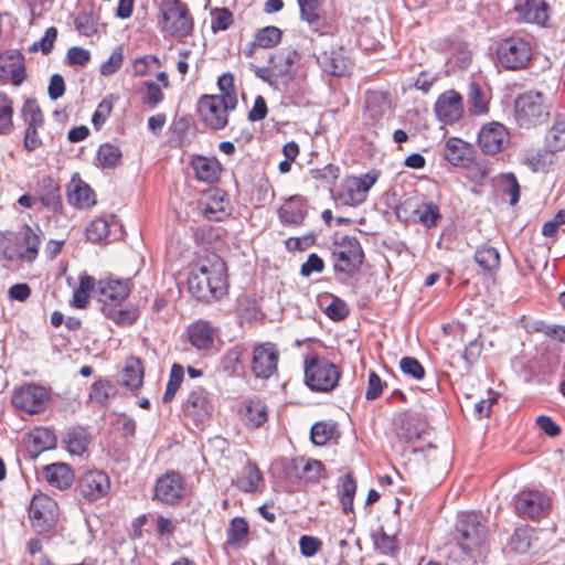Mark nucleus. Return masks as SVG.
<instances>
[{
	"mask_svg": "<svg viewBox=\"0 0 565 565\" xmlns=\"http://www.w3.org/2000/svg\"><path fill=\"white\" fill-rule=\"evenodd\" d=\"M476 263L486 271H493L500 267V255L497 248L482 245L475 253Z\"/></svg>",
	"mask_w": 565,
	"mask_h": 565,
	"instance_id": "obj_44",
	"label": "nucleus"
},
{
	"mask_svg": "<svg viewBox=\"0 0 565 565\" xmlns=\"http://www.w3.org/2000/svg\"><path fill=\"white\" fill-rule=\"evenodd\" d=\"M281 41V31L276 26L263 28L255 38L254 45L263 49L276 46Z\"/></svg>",
	"mask_w": 565,
	"mask_h": 565,
	"instance_id": "obj_51",
	"label": "nucleus"
},
{
	"mask_svg": "<svg viewBox=\"0 0 565 565\" xmlns=\"http://www.w3.org/2000/svg\"><path fill=\"white\" fill-rule=\"evenodd\" d=\"M508 129L498 121L486 124L478 135V145L487 154L502 151L509 143Z\"/></svg>",
	"mask_w": 565,
	"mask_h": 565,
	"instance_id": "obj_14",
	"label": "nucleus"
},
{
	"mask_svg": "<svg viewBox=\"0 0 565 565\" xmlns=\"http://www.w3.org/2000/svg\"><path fill=\"white\" fill-rule=\"evenodd\" d=\"M68 202L77 207H89L95 204V195L88 184L73 179L68 185Z\"/></svg>",
	"mask_w": 565,
	"mask_h": 565,
	"instance_id": "obj_31",
	"label": "nucleus"
},
{
	"mask_svg": "<svg viewBox=\"0 0 565 565\" xmlns=\"http://www.w3.org/2000/svg\"><path fill=\"white\" fill-rule=\"evenodd\" d=\"M297 2L300 9L301 19L306 21L312 30L319 31L324 24L323 18L320 13L319 1L297 0Z\"/></svg>",
	"mask_w": 565,
	"mask_h": 565,
	"instance_id": "obj_38",
	"label": "nucleus"
},
{
	"mask_svg": "<svg viewBox=\"0 0 565 565\" xmlns=\"http://www.w3.org/2000/svg\"><path fill=\"white\" fill-rule=\"evenodd\" d=\"M262 480V475L256 463L247 461L234 484L244 492H254Z\"/></svg>",
	"mask_w": 565,
	"mask_h": 565,
	"instance_id": "obj_36",
	"label": "nucleus"
},
{
	"mask_svg": "<svg viewBox=\"0 0 565 565\" xmlns=\"http://www.w3.org/2000/svg\"><path fill=\"white\" fill-rule=\"evenodd\" d=\"M402 372L412 376L414 380H422L425 376V370L419 361L412 356H405L399 362Z\"/></svg>",
	"mask_w": 565,
	"mask_h": 565,
	"instance_id": "obj_59",
	"label": "nucleus"
},
{
	"mask_svg": "<svg viewBox=\"0 0 565 565\" xmlns=\"http://www.w3.org/2000/svg\"><path fill=\"white\" fill-rule=\"evenodd\" d=\"M38 195L41 203L57 211L62 207L61 188L58 183L51 177H44L38 184Z\"/></svg>",
	"mask_w": 565,
	"mask_h": 565,
	"instance_id": "obj_27",
	"label": "nucleus"
},
{
	"mask_svg": "<svg viewBox=\"0 0 565 565\" xmlns=\"http://www.w3.org/2000/svg\"><path fill=\"white\" fill-rule=\"evenodd\" d=\"M445 158L452 166H466L471 160V149L459 138H449L445 146Z\"/></svg>",
	"mask_w": 565,
	"mask_h": 565,
	"instance_id": "obj_33",
	"label": "nucleus"
},
{
	"mask_svg": "<svg viewBox=\"0 0 565 565\" xmlns=\"http://www.w3.org/2000/svg\"><path fill=\"white\" fill-rule=\"evenodd\" d=\"M22 113L28 127H42L43 114L35 102L28 100L23 106Z\"/></svg>",
	"mask_w": 565,
	"mask_h": 565,
	"instance_id": "obj_58",
	"label": "nucleus"
},
{
	"mask_svg": "<svg viewBox=\"0 0 565 565\" xmlns=\"http://www.w3.org/2000/svg\"><path fill=\"white\" fill-rule=\"evenodd\" d=\"M435 113L437 118L446 125L458 121L463 114L461 95L454 89L443 93L435 104Z\"/></svg>",
	"mask_w": 565,
	"mask_h": 565,
	"instance_id": "obj_17",
	"label": "nucleus"
},
{
	"mask_svg": "<svg viewBox=\"0 0 565 565\" xmlns=\"http://www.w3.org/2000/svg\"><path fill=\"white\" fill-rule=\"evenodd\" d=\"M45 480L57 489H67L74 481V473L68 465L62 462L51 463L44 467Z\"/></svg>",
	"mask_w": 565,
	"mask_h": 565,
	"instance_id": "obj_28",
	"label": "nucleus"
},
{
	"mask_svg": "<svg viewBox=\"0 0 565 565\" xmlns=\"http://www.w3.org/2000/svg\"><path fill=\"white\" fill-rule=\"evenodd\" d=\"M546 147L550 151H561L565 148V118L557 117L554 125L545 137Z\"/></svg>",
	"mask_w": 565,
	"mask_h": 565,
	"instance_id": "obj_45",
	"label": "nucleus"
},
{
	"mask_svg": "<svg viewBox=\"0 0 565 565\" xmlns=\"http://www.w3.org/2000/svg\"><path fill=\"white\" fill-rule=\"evenodd\" d=\"M124 56L121 47H116L107 61H105L100 67L99 72L104 76H109L115 74L122 65Z\"/></svg>",
	"mask_w": 565,
	"mask_h": 565,
	"instance_id": "obj_60",
	"label": "nucleus"
},
{
	"mask_svg": "<svg viewBox=\"0 0 565 565\" xmlns=\"http://www.w3.org/2000/svg\"><path fill=\"white\" fill-rule=\"evenodd\" d=\"M268 408L264 401L259 398L246 399L239 408V416L245 426L249 428H259L268 418Z\"/></svg>",
	"mask_w": 565,
	"mask_h": 565,
	"instance_id": "obj_21",
	"label": "nucleus"
},
{
	"mask_svg": "<svg viewBox=\"0 0 565 565\" xmlns=\"http://www.w3.org/2000/svg\"><path fill=\"white\" fill-rule=\"evenodd\" d=\"M454 537L465 554L484 546L488 540V526L480 512H462L458 515Z\"/></svg>",
	"mask_w": 565,
	"mask_h": 565,
	"instance_id": "obj_2",
	"label": "nucleus"
},
{
	"mask_svg": "<svg viewBox=\"0 0 565 565\" xmlns=\"http://www.w3.org/2000/svg\"><path fill=\"white\" fill-rule=\"evenodd\" d=\"M237 106L233 97L225 99L217 95H202L198 102V111L204 125L214 130L224 129L228 124V113Z\"/></svg>",
	"mask_w": 565,
	"mask_h": 565,
	"instance_id": "obj_5",
	"label": "nucleus"
},
{
	"mask_svg": "<svg viewBox=\"0 0 565 565\" xmlns=\"http://www.w3.org/2000/svg\"><path fill=\"white\" fill-rule=\"evenodd\" d=\"M332 256L337 271L352 273L362 264L363 250L356 237L344 235L334 241Z\"/></svg>",
	"mask_w": 565,
	"mask_h": 565,
	"instance_id": "obj_9",
	"label": "nucleus"
},
{
	"mask_svg": "<svg viewBox=\"0 0 565 565\" xmlns=\"http://www.w3.org/2000/svg\"><path fill=\"white\" fill-rule=\"evenodd\" d=\"M162 31L177 39L192 34L194 22L188 6L181 0H163L160 4Z\"/></svg>",
	"mask_w": 565,
	"mask_h": 565,
	"instance_id": "obj_3",
	"label": "nucleus"
},
{
	"mask_svg": "<svg viewBox=\"0 0 565 565\" xmlns=\"http://www.w3.org/2000/svg\"><path fill=\"white\" fill-rule=\"evenodd\" d=\"M498 62L505 70L519 71L529 67L533 49L529 41L519 36L503 39L497 47Z\"/></svg>",
	"mask_w": 565,
	"mask_h": 565,
	"instance_id": "obj_4",
	"label": "nucleus"
},
{
	"mask_svg": "<svg viewBox=\"0 0 565 565\" xmlns=\"http://www.w3.org/2000/svg\"><path fill=\"white\" fill-rule=\"evenodd\" d=\"M190 343L198 350H206L214 341V330L206 321H196L188 328Z\"/></svg>",
	"mask_w": 565,
	"mask_h": 565,
	"instance_id": "obj_30",
	"label": "nucleus"
},
{
	"mask_svg": "<svg viewBox=\"0 0 565 565\" xmlns=\"http://www.w3.org/2000/svg\"><path fill=\"white\" fill-rule=\"evenodd\" d=\"M122 157L119 147L111 143H104L97 152V160L103 168H115Z\"/></svg>",
	"mask_w": 565,
	"mask_h": 565,
	"instance_id": "obj_48",
	"label": "nucleus"
},
{
	"mask_svg": "<svg viewBox=\"0 0 565 565\" xmlns=\"http://www.w3.org/2000/svg\"><path fill=\"white\" fill-rule=\"evenodd\" d=\"M233 23V14L232 12L226 9H215L213 12V19H212V29L214 32L216 31H225L230 28V25Z\"/></svg>",
	"mask_w": 565,
	"mask_h": 565,
	"instance_id": "obj_63",
	"label": "nucleus"
},
{
	"mask_svg": "<svg viewBox=\"0 0 565 565\" xmlns=\"http://www.w3.org/2000/svg\"><path fill=\"white\" fill-rule=\"evenodd\" d=\"M514 10L529 23L545 25L548 20L550 7L544 1L516 0Z\"/></svg>",
	"mask_w": 565,
	"mask_h": 565,
	"instance_id": "obj_22",
	"label": "nucleus"
},
{
	"mask_svg": "<svg viewBox=\"0 0 565 565\" xmlns=\"http://www.w3.org/2000/svg\"><path fill=\"white\" fill-rule=\"evenodd\" d=\"M397 531H388L383 527L372 534L375 547L386 555H394L398 550V542L396 539Z\"/></svg>",
	"mask_w": 565,
	"mask_h": 565,
	"instance_id": "obj_43",
	"label": "nucleus"
},
{
	"mask_svg": "<svg viewBox=\"0 0 565 565\" xmlns=\"http://www.w3.org/2000/svg\"><path fill=\"white\" fill-rule=\"evenodd\" d=\"M500 185L503 193L510 195V204L514 205L520 199V185L513 173H507L501 177Z\"/></svg>",
	"mask_w": 565,
	"mask_h": 565,
	"instance_id": "obj_57",
	"label": "nucleus"
},
{
	"mask_svg": "<svg viewBox=\"0 0 565 565\" xmlns=\"http://www.w3.org/2000/svg\"><path fill=\"white\" fill-rule=\"evenodd\" d=\"M55 445V434L45 427L34 428L28 436V450L33 457H36L45 450L54 448Z\"/></svg>",
	"mask_w": 565,
	"mask_h": 565,
	"instance_id": "obj_29",
	"label": "nucleus"
},
{
	"mask_svg": "<svg viewBox=\"0 0 565 565\" xmlns=\"http://www.w3.org/2000/svg\"><path fill=\"white\" fill-rule=\"evenodd\" d=\"M326 315L334 321H340L349 315V309L343 300L333 297L331 303L326 308Z\"/></svg>",
	"mask_w": 565,
	"mask_h": 565,
	"instance_id": "obj_64",
	"label": "nucleus"
},
{
	"mask_svg": "<svg viewBox=\"0 0 565 565\" xmlns=\"http://www.w3.org/2000/svg\"><path fill=\"white\" fill-rule=\"evenodd\" d=\"M184 413L195 422L202 423L210 417L211 405L209 403L206 392L199 387L193 390L183 404Z\"/></svg>",
	"mask_w": 565,
	"mask_h": 565,
	"instance_id": "obj_23",
	"label": "nucleus"
},
{
	"mask_svg": "<svg viewBox=\"0 0 565 565\" xmlns=\"http://www.w3.org/2000/svg\"><path fill=\"white\" fill-rule=\"evenodd\" d=\"M217 86L220 89V95L217 97L225 99L227 96H231L235 100V105L237 106V95L234 86V76L232 73H224L217 79Z\"/></svg>",
	"mask_w": 565,
	"mask_h": 565,
	"instance_id": "obj_62",
	"label": "nucleus"
},
{
	"mask_svg": "<svg viewBox=\"0 0 565 565\" xmlns=\"http://www.w3.org/2000/svg\"><path fill=\"white\" fill-rule=\"evenodd\" d=\"M534 529L529 525L516 527L510 539V547L513 552L524 554L533 544Z\"/></svg>",
	"mask_w": 565,
	"mask_h": 565,
	"instance_id": "obj_42",
	"label": "nucleus"
},
{
	"mask_svg": "<svg viewBox=\"0 0 565 565\" xmlns=\"http://www.w3.org/2000/svg\"><path fill=\"white\" fill-rule=\"evenodd\" d=\"M115 394L114 385L108 381H96L89 393V399L99 404L105 405L110 396Z\"/></svg>",
	"mask_w": 565,
	"mask_h": 565,
	"instance_id": "obj_53",
	"label": "nucleus"
},
{
	"mask_svg": "<svg viewBox=\"0 0 565 565\" xmlns=\"http://www.w3.org/2000/svg\"><path fill=\"white\" fill-rule=\"evenodd\" d=\"M551 497L541 490L526 489L513 498V507L518 516L539 521L548 515L551 511Z\"/></svg>",
	"mask_w": 565,
	"mask_h": 565,
	"instance_id": "obj_7",
	"label": "nucleus"
},
{
	"mask_svg": "<svg viewBox=\"0 0 565 565\" xmlns=\"http://www.w3.org/2000/svg\"><path fill=\"white\" fill-rule=\"evenodd\" d=\"M307 212L306 201L301 196H292L279 207L278 215L282 224L299 226L302 224Z\"/></svg>",
	"mask_w": 565,
	"mask_h": 565,
	"instance_id": "obj_24",
	"label": "nucleus"
},
{
	"mask_svg": "<svg viewBox=\"0 0 565 565\" xmlns=\"http://www.w3.org/2000/svg\"><path fill=\"white\" fill-rule=\"evenodd\" d=\"M143 382V367L140 360L129 359L127 360L122 373L119 379V383L127 388L135 391L138 390Z\"/></svg>",
	"mask_w": 565,
	"mask_h": 565,
	"instance_id": "obj_35",
	"label": "nucleus"
},
{
	"mask_svg": "<svg viewBox=\"0 0 565 565\" xmlns=\"http://www.w3.org/2000/svg\"><path fill=\"white\" fill-rule=\"evenodd\" d=\"M160 67V60L156 55H143L137 57L132 64V72L135 76H145L151 66Z\"/></svg>",
	"mask_w": 565,
	"mask_h": 565,
	"instance_id": "obj_61",
	"label": "nucleus"
},
{
	"mask_svg": "<svg viewBox=\"0 0 565 565\" xmlns=\"http://www.w3.org/2000/svg\"><path fill=\"white\" fill-rule=\"evenodd\" d=\"M414 216L427 228L436 226L441 218L438 205L431 201L418 203L414 209Z\"/></svg>",
	"mask_w": 565,
	"mask_h": 565,
	"instance_id": "obj_39",
	"label": "nucleus"
},
{
	"mask_svg": "<svg viewBox=\"0 0 565 565\" xmlns=\"http://www.w3.org/2000/svg\"><path fill=\"white\" fill-rule=\"evenodd\" d=\"M377 174L367 172L361 177L348 178L339 193L343 204L356 206L362 204L367 196L370 189L375 184Z\"/></svg>",
	"mask_w": 565,
	"mask_h": 565,
	"instance_id": "obj_11",
	"label": "nucleus"
},
{
	"mask_svg": "<svg viewBox=\"0 0 565 565\" xmlns=\"http://www.w3.org/2000/svg\"><path fill=\"white\" fill-rule=\"evenodd\" d=\"M248 523L245 519L234 518L227 530V542L233 545L241 543L248 534Z\"/></svg>",
	"mask_w": 565,
	"mask_h": 565,
	"instance_id": "obj_56",
	"label": "nucleus"
},
{
	"mask_svg": "<svg viewBox=\"0 0 565 565\" xmlns=\"http://www.w3.org/2000/svg\"><path fill=\"white\" fill-rule=\"evenodd\" d=\"M298 58L295 50L286 49L270 57L271 72L276 75H288Z\"/></svg>",
	"mask_w": 565,
	"mask_h": 565,
	"instance_id": "obj_40",
	"label": "nucleus"
},
{
	"mask_svg": "<svg viewBox=\"0 0 565 565\" xmlns=\"http://www.w3.org/2000/svg\"><path fill=\"white\" fill-rule=\"evenodd\" d=\"M49 399L47 391L36 384H26L17 388L12 395V405L29 414H38L44 409Z\"/></svg>",
	"mask_w": 565,
	"mask_h": 565,
	"instance_id": "obj_12",
	"label": "nucleus"
},
{
	"mask_svg": "<svg viewBox=\"0 0 565 565\" xmlns=\"http://www.w3.org/2000/svg\"><path fill=\"white\" fill-rule=\"evenodd\" d=\"M78 490L88 501L99 500L110 490L109 477L99 470L87 471L79 479Z\"/></svg>",
	"mask_w": 565,
	"mask_h": 565,
	"instance_id": "obj_15",
	"label": "nucleus"
},
{
	"mask_svg": "<svg viewBox=\"0 0 565 565\" xmlns=\"http://www.w3.org/2000/svg\"><path fill=\"white\" fill-rule=\"evenodd\" d=\"M391 102L382 92H367L363 118L367 125H376L388 113Z\"/></svg>",
	"mask_w": 565,
	"mask_h": 565,
	"instance_id": "obj_19",
	"label": "nucleus"
},
{
	"mask_svg": "<svg viewBox=\"0 0 565 565\" xmlns=\"http://www.w3.org/2000/svg\"><path fill=\"white\" fill-rule=\"evenodd\" d=\"M56 503L45 494L33 495L29 509L32 526L42 532L49 530L56 520Z\"/></svg>",
	"mask_w": 565,
	"mask_h": 565,
	"instance_id": "obj_13",
	"label": "nucleus"
},
{
	"mask_svg": "<svg viewBox=\"0 0 565 565\" xmlns=\"http://www.w3.org/2000/svg\"><path fill=\"white\" fill-rule=\"evenodd\" d=\"M99 301L103 303L120 305L129 295L127 281L117 279L100 280L98 284Z\"/></svg>",
	"mask_w": 565,
	"mask_h": 565,
	"instance_id": "obj_25",
	"label": "nucleus"
},
{
	"mask_svg": "<svg viewBox=\"0 0 565 565\" xmlns=\"http://www.w3.org/2000/svg\"><path fill=\"white\" fill-rule=\"evenodd\" d=\"M279 351L273 342H263L252 352V372L257 379L267 380L277 371Z\"/></svg>",
	"mask_w": 565,
	"mask_h": 565,
	"instance_id": "obj_10",
	"label": "nucleus"
},
{
	"mask_svg": "<svg viewBox=\"0 0 565 565\" xmlns=\"http://www.w3.org/2000/svg\"><path fill=\"white\" fill-rule=\"evenodd\" d=\"M74 25L84 36H92L97 32L96 19L92 12H79L74 19Z\"/></svg>",
	"mask_w": 565,
	"mask_h": 565,
	"instance_id": "obj_54",
	"label": "nucleus"
},
{
	"mask_svg": "<svg viewBox=\"0 0 565 565\" xmlns=\"http://www.w3.org/2000/svg\"><path fill=\"white\" fill-rule=\"evenodd\" d=\"M337 426L333 423L318 422L311 427L310 436L315 445L323 446L333 438Z\"/></svg>",
	"mask_w": 565,
	"mask_h": 565,
	"instance_id": "obj_47",
	"label": "nucleus"
},
{
	"mask_svg": "<svg viewBox=\"0 0 565 565\" xmlns=\"http://www.w3.org/2000/svg\"><path fill=\"white\" fill-rule=\"evenodd\" d=\"M109 234V223L104 217L93 220L86 227L87 239L93 243H98L106 238Z\"/></svg>",
	"mask_w": 565,
	"mask_h": 565,
	"instance_id": "obj_55",
	"label": "nucleus"
},
{
	"mask_svg": "<svg viewBox=\"0 0 565 565\" xmlns=\"http://www.w3.org/2000/svg\"><path fill=\"white\" fill-rule=\"evenodd\" d=\"M2 72L10 76L13 85H21L25 79V67L21 55L11 56L10 62L1 66Z\"/></svg>",
	"mask_w": 565,
	"mask_h": 565,
	"instance_id": "obj_52",
	"label": "nucleus"
},
{
	"mask_svg": "<svg viewBox=\"0 0 565 565\" xmlns=\"http://www.w3.org/2000/svg\"><path fill=\"white\" fill-rule=\"evenodd\" d=\"M64 443L70 454L82 456L90 444V435L83 427H72L66 430Z\"/></svg>",
	"mask_w": 565,
	"mask_h": 565,
	"instance_id": "obj_34",
	"label": "nucleus"
},
{
	"mask_svg": "<svg viewBox=\"0 0 565 565\" xmlns=\"http://www.w3.org/2000/svg\"><path fill=\"white\" fill-rule=\"evenodd\" d=\"M184 377V369L182 365L174 363L170 370L169 381L167 383L166 392L163 394V403H169L175 396V393L181 386Z\"/></svg>",
	"mask_w": 565,
	"mask_h": 565,
	"instance_id": "obj_49",
	"label": "nucleus"
},
{
	"mask_svg": "<svg viewBox=\"0 0 565 565\" xmlns=\"http://www.w3.org/2000/svg\"><path fill=\"white\" fill-rule=\"evenodd\" d=\"M184 493V482L180 473L170 471L157 480L154 498L166 504L178 503Z\"/></svg>",
	"mask_w": 565,
	"mask_h": 565,
	"instance_id": "obj_16",
	"label": "nucleus"
},
{
	"mask_svg": "<svg viewBox=\"0 0 565 565\" xmlns=\"http://www.w3.org/2000/svg\"><path fill=\"white\" fill-rule=\"evenodd\" d=\"M12 116V100L7 94L0 92V134L8 135L11 132L13 128Z\"/></svg>",
	"mask_w": 565,
	"mask_h": 565,
	"instance_id": "obj_50",
	"label": "nucleus"
},
{
	"mask_svg": "<svg viewBox=\"0 0 565 565\" xmlns=\"http://www.w3.org/2000/svg\"><path fill=\"white\" fill-rule=\"evenodd\" d=\"M190 164L196 179L205 183L218 181L223 170L222 164L215 157L196 154L192 157Z\"/></svg>",
	"mask_w": 565,
	"mask_h": 565,
	"instance_id": "obj_20",
	"label": "nucleus"
},
{
	"mask_svg": "<svg viewBox=\"0 0 565 565\" xmlns=\"http://www.w3.org/2000/svg\"><path fill=\"white\" fill-rule=\"evenodd\" d=\"M489 94L478 83L472 82L468 87L467 106L471 115H486L489 111Z\"/></svg>",
	"mask_w": 565,
	"mask_h": 565,
	"instance_id": "obj_32",
	"label": "nucleus"
},
{
	"mask_svg": "<svg viewBox=\"0 0 565 565\" xmlns=\"http://www.w3.org/2000/svg\"><path fill=\"white\" fill-rule=\"evenodd\" d=\"M548 107L540 92H525L515 100V119L520 127L542 124L548 117Z\"/></svg>",
	"mask_w": 565,
	"mask_h": 565,
	"instance_id": "obj_6",
	"label": "nucleus"
},
{
	"mask_svg": "<svg viewBox=\"0 0 565 565\" xmlns=\"http://www.w3.org/2000/svg\"><path fill=\"white\" fill-rule=\"evenodd\" d=\"M94 287L95 279L92 276L83 275L79 278V286L74 290L73 294V306L79 309L85 308Z\"/></svg>",
	"mask_w": 565,
	"mask_h": 565,
	"instance_id": "obj_46",
	"label": "nucleus"
},
{
	"mask_svg": "<svg viewBox=\"0 0 565 565\" xmlns=\"http://www.w3.org/2000/svg\"><path fill=\"white\" fill-rule=\"evenodd\" d=\"M317 62L323 72L334 76H343L350 70V61L340 51L322 52L317 55Z\"/></svg>",
	"mask_w": 565,
	"mask_h": 565,
	"instance_id": "obj_26",
	"label": "nucleus"
},
{
	"mask_svg": "<svg viewBox=\"0 0 565 565\" xmlns=\"http://www.w3.org/2000/svg\"><path fill=\"white\" fill-rule=\"evenodd\" d=\"M244 353L245 348L243 344H236L230 348L221 359L222 371L228 376L237 375L239 369L242 367L241 361Z\"/></svg>",
	"mask_w": 565,
	"mask_h": 565,
	"instance_id": "obj_41",
	"label": "nucleus"
},
{
	"mask_svg": "<svg viewBox=\"0 0 565 565\" xmlns=\"http://www.w3.org/2000/svg\"><path fill=\"white\" fill-rule=\"evenodd\" d=\"M227 286L226 265L215 255L199 260L188 279L191 295L206 302L221 299L227 292Z\"/></svg>",
	"mask_w": 565,
	"mask_h": 565,
	"instance_id": "obj_1",
	"label": "nucleus"
},
{
	"mask_svg": "<svg viewBox=\"0 0 565 565\" xmlns=\"http://www.w3.org/2000/svg\"><path fill=\"white\" fill-rule=\"evenodd\" d=\"M40 244V235L30 225H23L17 233L15 246L18 248V256L22 260L28 263L35 260Z\"/></svg>",
	"mask_w": 565,
	"mask_h": 565,
	"instance_id": "obj_18",
	"label": "nucleus"
},
{
	"mask_svg": "<svg viewBox=\"0 0 565 565\" xmlns=\"http://www.w3.org/2000/svg\"><path fill=\"white\" fill-rule=\"evenodd\" d=\"M356 492V481L352 473H347L339 480L338 494L345 514L353 511V501Z\"/></svg>",
	"mask_w": 565,
	"mask_h": 565,
	"instance_id": "obj_37",
	"label": "nucleus"
},
{
	"mask_svg": "<svg viewBox=\"0 0 565 565\" xmlns=\"http://www.w3.org/2000/svg\"><path fill=\"white\" fill-rule=\"evenodd\" d=\"M306 384L318 392L332 391L340 379L338 367L323 358H315L306 363L305 367Z\"/></svg>",
	"mask_w": 565,
	"mask_h": 565,
	"instance_id": "obj_8",
	"label": "nucleus"
}]
</instances>
